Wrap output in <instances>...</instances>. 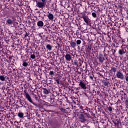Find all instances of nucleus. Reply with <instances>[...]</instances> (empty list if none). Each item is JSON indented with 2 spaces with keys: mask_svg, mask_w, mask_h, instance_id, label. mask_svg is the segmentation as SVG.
<instances>
[{
  "mask_svg": "<svg viewBox=\"0 0 128 128\" xmlns=\"http://www.w3.org/2000/svg\"><path fill=\"white\" fill-rule=\"evenodd\" d=\"M126 81L128 82V76L127 77H126Z\"/></svg>",
  "mask_w": 128,
  "mask_h": 128,
  "instance_id": "31",
  "label": "nucleus"
},
{
  "mask_svg": "<svg viewBox=\"0 0 128 128\" xmlns=\"http://www.w3.org/2000/svg\"><path fill=\"white\" fill-rule=\"evenodd\" d=\"M98 60H99V62L101 64H102L104 62V60H105L104 57V55H102V54H99Z\"/></svg>",
  "mask_w": 128,
  "mask_h": 128,
  "instance_id": "6",
  "label": "nucleus"
},
{
  "mask_svg": "<svg viewBox=\"0 0 128 128\" xmlns=\"http://www.w3.org/2000/svg\"><path fill=\"white\" fill-rule=\"evenodd\" d=\"M0 46H1V45H0Z\"/></svg>",
  "mask_w": 128,
  "mask_h": 128,
  "instance_id": "32",
  "label": "nucleus"
},
{
  "mask_svg": "<svg viewBox=\"0 0 128 128\" xmlns=\"http://www.w3.org/2000/svg\"><path fill=\"white\" fill-rule=\"evenodd\" d=\"M82 18L84 22H85L87 24H88V23L90 22V18H88V16H83Z\"/></svg>",
  "mask_w": 128,
  "mask_h": 128,
  "instance_id": "7",
  "label": "nucleus"
},
{
  "mask_svg": "<svg viewBox=\"0 0 128 128\" xmlns=\"http://www.w3.org/2000/svg\"><path fill=\"white\" fill-rule=\"evenodd\" d=\"M37 26H40V28H42L44 26V22L42 20L38 21L37 22Z\"/></svg>",
  "mask_w": 128,
  "mask_h": 128,
  "instance_id": "10",
  "label": "nucleus"
},
{
  "mask_svg": "<svg viewBox=\"0 0 128 128\" xmlns=\"http://www.w3.org/2000/svg\"><path fill=\"white\" fill-rule=\"evenodd\" d=\"M18 116H19V118H24V113L22 112H19L18 114Z\"/></svg>",
  "mask_w": 128,
  "mask_h": 128,
  "instance_id": "18",
  "label": "nucleus"
},
{
  "mask_svg": "<svg viewBox=\"0 0 128 128\" xmlns=\"http://www.w3.org/2000/svg\"><path fill=\"white\" fill-rule=\"evenodd\" d=\"M126 45H122L121 46V48L118 50L119 54L122 55L124 54L126 52V48L125 47Z\"/></svg>",
  "mask_w": 128,
  "mask_h": 128,
  "instance_id": "2",
  "label": "nucleus"
},
{
  "mask_svg": "<svg viewBox=\"0 0 128 128\" xmlns=\"http://www.w3.org/2000/svg\"><path fill=\"white\" fill-rule=\"evenodd\" d=\"M70 46L73 48H76V42H72L70 43Z\"/></svg>",
  "mask_w": 128,
  "mask_h": 128,
  "instance_id": "14",
  "label": "nucleus"
},
{
  "mask_svg": "<svg viewBox=\"0 0 128 128\" xmlns=\"http://www.w3.org/2000/svg\"><path fill=\"white\" fill-rule=\"evenodd\" d=\"M31 58L34 59L36 58V56L34 54H32L30 55Z\"/></svg>",
  "mask_w": 128,
  "mask_h": 128,
  "instance_id": "25",
  "label": "nucleus"
},
{
  "mask_svg": "<svg viewBox=\"0 0 128 128\" xmlns=\"http://www.w3.org/2000/svg\"><path fill=\"white\" fill-rule=\"evenodd\" d=\"M6 22H7L8 24H10V26H12V24L13 21H12V19L8 18L6 20Z\"/></svg>",
  "mask_w": 128,
  "mask_h": 128,
  "instance_id": "12",
  "label": "nucleus"
},
{
  "mask_svg": "<svg viewBox=\"0 0 128 128\" xmlns=\"http://www.w3.org/2000/svg\"><path fill=\"white\" fill-rule=\"evenodd\" d=\"M56 84H60V81L58 80H56Z\"/></svg>",
  "mask_w": 128,
  "mask_h": 128,
  "instance_id": "26",
  "label": "nucleus"
},
{
  "mask_svg": "<svg viewBox=\"0 0 128 128\" xmlns=\"http://www.w3.org/2000/svg\"><path fill=\"white\" fill-rule=\"evenodd\" d=\"M6 77L4 76V75L0 76V80H2V82H4L6 80Z\"/></svg>",
  "mask_w": 128,
  "mask_h": 128,
  "instance_id": "13",
  "label": "nucleus"
},
{
  "mask_svg": "<svg viewBox=\"0 0 128 128\" xmlns=\"http://www.w3.org/2000/svg\"><path fill=\"white\" fill-rule=\"evenodd\" d=\"M54 71H50L49 72V74H50V76H54Z\"/></svg>",
  "mask_w": 128,
  "mask_h": 128,
  "instance_id": "23",
  "label": "nucleus"
},
{
  "mask_svg": "<svg viewBox=\"0 0 128 128\" xmlns=\"http://www.w3.org/2000/svg\"><path fill=\"white\" fill-rule=\"evenodd\" d=\"M60 110H62V111L64 110V108H61Z\"/></svg>",
  "mask_w": 128,
  "mask_h": 128,
  "instance_id": "29",
  "label": "nucleus"
},
{
  "mask_svg": "<svg viewBox=\"0 0 128 128\" xmlns=\"http://www.w3.org/2000/svg\"><path fill=\"white\" fill-rule=\"evenodd\" d=\"M79 86L81 87L82 90H86V84H84L82 82H80L79 84Z\"/></svg>",
  "mask_w": 128,
  "mask_h": 128,
  "instance_id": "9",
  "label": "nucleus"
},
{
  "mask_svg": "<svg viewBox=\"0 0 128 128\" xmlns=\"http://www.w3.org/2000/svg\"><path fill=\"white\" fill-rule=\"evenodd\" d=\"M22 66H28V63L26 62H24L22 64Z\"/></svg>",
  "mask_w": 128,
  "mask_h": 128,
  "instance_id": "24",
  "label": "nucleus"
},
{
  "mask_svg": "<svg viewBox=\"0 0 128 128\" xmlns=\"http://www.w3.org/2000/svg\"><path fill=\"white\" fill-rule=\"evenodd\" d=\"M24 96L26 98V100H28L32 104H34V106H38V104L34 102V101H32V97H30V94H28V93L25 92Z\"/></svg>",
  "mask_w": 128,
  "mask_h": 128,
  "instance_id": "1",
  "label": "nucleus"
},
{
  "mask_svg": "<svg viewBox=\"0 0 128 128\" xmlns=\"http://www.w3.org/2000/svg\"><path fill=\"white\" fill-rule=\"evenodd\" d=\"M79 120L81 122H84L88 120V119H86V116H84V114H80L79 116Z\"/></svg>",
  "mask_w": 128,
  "mask_h": 128,
  "instance_id": "4",
  "label": "nucleus"
},
{
  "mask_svg": "<svg viewBox=\"0 0 128 128\" xmlns=\"http://www.w3.org/2000/svg\"><path fill=\"white\" fill-rule=\"evenodd\" d=\"M116 76L118 78H120V80H124V74H122L120 71H118L116 72Z\"/></svg>",
  "mask_w": 128,
  "mask_h": 128,
  "instance_id": "3",
  "label": "nucleus"
},
{
  "mask_svg": "<svg viewBox=\"0 0 128 128\" xmlns=\"http://www.w3.org/2000/svg\"><path fill=\"white\" fill-rule=\"evenodd\" d=\"M36 5L38 6V8H43L44 6H46V2H38L36 4Z\"/></svg>",
  "mask_w": 128,
  "mask_h": 128,
  "instance_id": "5",
  "label": "nucleus"
},
{
  "mask_svg": "<svg viewBox=\"0 0 128 128\" xmlns=\"http://www.w3.org/2000/svg\"><path fill=\"white\" fill-rule=\"evenodd\" d=\"M92 16H93V18H96V12H92Z\"/></svg>",
  "mask_w": 128,
  "mask_h": 128,
  "instance_id": "19",
  "label": "nucleus"
},
{
  "mask_svg": "<svg viewBox=\"0 0 128 128\" xmlns=\"http://www.w3.org/2000/svg\"><path fill=\"white\" fill-rule=\"evenodd\" d=\"M111 70L114 72H116V68L115 67L112 66L111 68Z\"/></svg>",
  "mask_w": 128,
  "mask_h": 128,
  "instance_id": "17",
  "label": "nucleus"
},
{
  "mask_svg": "<svg viewBox=\"0 0 128 128\" xmlns=\"http://www.w3.org/2000/svg\"><path fill=\"white\" fill-rule=\"evenodd\" d=\"M43 92L44 94H50V91L46 90V88H44Z\"/></svg>",
  "mask_w": 128,
  "mask_h": 128,
  "instance_id": "15",
  "label": "nucleus"
},
{
  "mask_svg": "<svg viewBox=\"0 0 128 128\" xmlns=\"http://www.w3.org/2000/svg\"><path fill=\"white\" fill-rule=\"evenodd\" d=\"M90 78L91 80H92L94 78H92V76H90Z\"/></svg>",
  "mask_w": 128,
  "mask_h": 128,
  "instance_id": "30",
  "label": "nucleus"
},
{
  "mask_svg": "<svg viewBox=\"0 0 128 128\" xmlns=\"http://www.w3.org/2000/svg\"><path fill=\"white\" fill-rule=\"evenodd\" d=\"M65 58L67 62H70V60H72V56L70 54H66L65 56Z\"/></svg>",
  "mask_w": 128,
  "mask_h": 128,
  "instance_id": "8",
  "label": "nucleus"
},
{
  "mask_svg": "<svg viewBox=\"0 0 128 128\" xmlns=\"http://www.w3.org/2000/svg\"><path fill=\"white\" fill-rule=\"evenodd\" d=\"M42 2H46V0H42Z\"/></svg>",
  "mask_w": 128,
  "mask_h": 128,
  "instance_id": "27",
  "label": "nucleus"
},
{
  "mask_svg": "<svg viewBox=\"0 0 128 128\" xmlns=\"http://www.w3.org/2000/svg\"><path fill=\"white\" fill-rule=\"evenodd\" d=\"M77 44H82V40H77L76 42Z\"/></svg>",
  "mask_w": 128,
  "mask_h": 128,
  "instance_id": "20",
  "label": "nucleus"
},
{
  "mask_svg": "<svg viewBox=\"0 0 128 128\" xmlns=\"http://www.w3.org/2000/svg\"><path fill=\"white\" fill-rule=\"evenodd\" d=\"M48 18L50 20H54V14H52L48 13Z\"/></svg>",
  "mask_w": 128,
  "mask_h": 128,
  "instance_id": "11",
  "label": "nucleus"
},
{
  "mask_svg": "<svg viewBox=\"0 0 128 128\" xmlns=\"http://www.w3.org/2000/svg\"><path fill=\"white\" fill-rule=\"evenodd\" d=\"M108 110H109V112H112V108L110 106L108 108Z\"/></svg>",
  "mask_w": 128,
  "mask_h": 128,
  "instance_id": "21",
  "label": "nucleus"
},
{
  "mask_svg": "<svg viewBox=\"0 0 128 128\" xmlns=\"http://www.w3.org/2000/svg\"><path fill=\"white\" fill-rule=\"evenodd\" d=\"M46 48L48 50H52V47L49 44L46 45Z\"/></svg>",
  "mask_w": 128,
  "mask_h": 128,
  "instance_id": "16",
  "label": "nucleus"
},
{
  "mask_svg": "<svg viewBox=\"0 0 128 128\" xmlns=\"http://www.w3.org/2000/svg\"><path fill=\"white\" fill-rule=\"evenodd\" d=\"M74 64H76V66H78V62H74Z\"/></svg>",
  "mask_w": 128,
  "mask_h": 128,
  "instance_id": "28",
  "label": "nucleus"
},
{
  "mask_svg": "<svg viewBox=\"0 0 128 128\" xmlns=\"http://www.w3.org/2000/svg\"><path fill=\"white\" fill-rule=\"evenodd\" d=\"M104 85L105 86H108V82H104Z\"/></svg>",
  "mask_w": 128,
  "mask_h": 128,
  "instance_id": "22",
  "label": "nucleus"
}]
</instances>
